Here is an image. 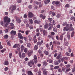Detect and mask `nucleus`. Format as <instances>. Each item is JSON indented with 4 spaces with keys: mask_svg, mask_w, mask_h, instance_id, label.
<instances>
[{
    "mask_svg": "<svg viewBox=\"0 0 75 75\" xmlns=\"http://www.w3.org/2000/svg\"><path fill=\"white\" fill-rule=\"evenodd\" d=\"M54 31L55 32V33H57V31H58V30H57V28H55L53 29Z\"/></svg>",
    "mask_w": 75,
    "mask_h": 75,
    "instance_id": "28",
    "label": "nucleus"
},
{
    "mask_svg": "<svg viewBox=\"0 0 75 75\" xmlns=\"http://www.w3.org/2000/svg\"><path fill=\"white\" fill-rule=\"evenodd\" d=\"M18 37L20 39L23 40V37L21 35V34L20 33H18Z\"/></svg>",
    "mask_w": 75,
    "mask_h": 75,
    "instance_id": "6",
    "label": "nucleus"
},
{
    "mask_svg": "<svg viewBox=\"0 0 75 75\" xmlns=\"http://www.w3.org/2000/svg\"><path fill=\"white\" fill-rule=\"evenodd\" d=\"M53 62V60L50 59H49V63H52Z\"/></svg>",
    "mask_w": 75,
    "mask_h": 75,
    "instance_id": "50",
    "label": "nucleus"
},
{
    "mask_svg": "<svg viewBox=\"0 0 75 75\" xmlns=\"http://www.w3.org/2000/svg\"><path fill=\"white\" fill-rule=\"evenodd\" d=\"M28 75H33V73L31 71H28Z\"/></svg>",
    "mask_w": 75,
    "mask_h": 75,
    "instance_id": "14",
    "label": "nucleus"
},
{
    "mask_svg": "<svg viewBox=\"0 0 75 75\" xmlns=\"http://www.w3.org/2000/svg\"><path fill=\"white\" fill-rule=\"evenodd\" d=\"M4 70L5 71H7L8 70V68L7 67H6L4 68Z\"/></svg>",
    "mask_w": 75,
    "mask_h": 75,
    "instance_id": "53",
    "label": "nucleus"
},
{
    "mask_svg": "<svg viewBox=\"0 0 75 75\" xmlns=\"http://www.w3.org/2000/svg\"><path fill=\"white\" fill-rule=\"evenodd\" d=\"M56 23H55V21L53 20V22H52V24L53 25H55V24Z\"/></svg>",
    "mask_w": 75,
    "mask_h": 75,
    "instance_id": "55",
    "label": "nucleus"
},
{
    "mask_svg": "<svg viewBox=\"0 0 75 75\" xmlns=\"http://www.w3.org/2000/svg\"><path fill=\"white\" fill-rule=\"evenodd\" d=\"M8 35H6L4 36V39L7 40V39H8Z\"/></svg>",
    "mask_w": 75,
    "mask_h": 75,
    "instance_id": "20",
    "label": "nucleus"
},
{
    "mask_svg": "<svg viewBox=\"0 0 75 75\" xmlns=\"http://www.w3.org/2000/svg\"><path fill=\"white\" fill-rule=\"evenodd\" d=\"M65 55H67V56H68L69 57V56H70V54H69V53H68V52H67L65 53Z\"/></svg>",
    "mask_w": 75,
    "mask_h": 75,
    "instance_id": "48",
    "label": "nucleus"
},
{
    "mask_svg": "<svg viewBox=\"0 0 75 75\" xmlns=\"http://www.w3.org/2000/svg\"><path fill=\"white\" fill-rule=\"evenodd\" d=\"M22 57L23 58H24L25 57V53H23L22 54Z\"/></svg>",
    "mask_w": 75,
    "mask_h": 75,
    "instance_id": "43",
    "label": "nucleus"
},
{
    "mask_svg": "<svg viewBox=\"0 0 75 75\" xmlns=\"http://www.w3.org/2000/svg\"><path fill=\"white\" fill-rule=\"evenodd\" d=\"M19 46V45L18 44H15L14 45H13V48H16V47H18Z\"/></svg>",
    "mask_w": 75,
    "mask_h": 75,
    "instance_id": "18",
    "label": "nucleus"
},
{
    "mask_svg": "<svg viewBox=\"0 0 75 75\" xmlns=\"http://www.w3.org/2000/svg\"><path fill=\"white\" fill-rule=\"evenodd\" d=\"M71 67V65L70 64H67L66 65V67L67 68H70Z\"/></svg>",
    "mask_w": 75,
    "mask_h": 75,
    "instance_id": "41",
    "label": "nucleus"
},
{
    "mask_svg": "<svg viewBox=\"0 0 75 75\" xmlns=\"http://www.w3.org/2000/svg\"><path fill=\"white\" fill-rule=\"evenodd\" d=\"M33 40L35 44L37 42V39H33Z\"/></svg>",
    "mask_w": 75,
    "mask_h": 75,
    "instance_id": "45",
    "label": "nucleus"
},
{
    "mask_svg": "<svg viewBox=\"0 0 75 75\" xmlns=\"http://www.w3.org/2000/svg\"><path fill=\"white\" fill-rule=\"evenodd\" d=\"M28 49L27 48H25L24 50V52H25V53H26V52H27L28 51Z\"/></svg>",
    "mask_w": 75,
    "mask_h": 75,
    "instance_id": "52",
    "label": "nucleus"
},
{
    "mask_svg": "<svg viewBox=\"0 0 75 75\" xmlns=\"http://www.w3.org/2000/svg\"><path fill=\"white\" fill-rule=\"evenodd\" d=\"M74 35V32L73 31L71 33V37H73Z\"/></svg>",
    "mask_w": 75,
    "mask_h": 75,
    "instance_id": "38",
    "label": "nucleus"
},
{
    "mask_svg": "<svg viewBox=\"0 0 75 75\" xmlns=\"http://www.w3.org/2000/svg\"><path fill=\"white\" fill-rule=\"evenodd\" d=\"M56 17L57 18H59L61 17V14L58 13L56 16Z\"/></svg>",
    "mask_w": 75,
    "mask_h": 75,
    "instance_id": "35",
    "label": "nucleus"
},
{
    "mask_svg": "<svg viewBox=\"0 0 75 75\" xmlns=\"http://www.w3.org/2000/svg\"><path fill=\"white\" fill-rule=\"evenodd\" d=\"M34 63L33 60H31L30 62H28V65L30 67H33V65H34Z\"/></svg>",
    "mask_w": 75,
    "mask_h": 75,
    "instance_id": "3",
    "label": "nucleus"
},
{
    "mask_svg": "<svg viewBox=\"0 0 75 75\" xmlns=\"http://www.w3.org/2000/svg\"><path fill=\"white\" fill-rule=\"evenodd\" d=\"M58 62L57 61H55L54 62V64L55 65H58V64H59V63H58V62Z\"/></svg>",
    "mask_w": 75,
    "mask_h": 75,
    "instance_id": "33",
    "label": "nucleus"
},
{
    "mask_svg": "<svg viewBox=\"0 0 75 75\" xmlns=\"http://www.w3.org/2000/svg\"><path fill=\"white\" fill-rule=\"evenodd\" d=\"M62 69L63 72H65V68L64 67H62Z\"/></svg>",
    "mask_w": 75,
    "mask_h": 75,
    "instance_id": "51",
    "label": "nucleus"
},
{
    "mask_svg": "<svg viewBox=\"0 0 75 75\" xmlns=\"http://www.w3.org/2000/svg\"><path fill=\"white\" fill-rule=\"evenodd\" d=\"M38 48V46L37 45H35L34 47V49L35 50H37Z\"/></svg>",
    "mask_w": 75,
    "mask_h": 75,
    "instance_id": "24",
    "label": "nucleus"
},
{
    "mask_svg": "<svg viewBox=\"0 0 75 75\" xmlns=\"http://www.w3.org/2000/svg\"><path fill=\"white\" fill-rule=\"evenodd\" d=\"M23 22L25 24H27L28 23V21L27 20H25L23 21Z\"/></svg>",
    "mask_w": 75,
    "mask_h": 75,
    "instance_id": "39",
    "label": "nucleus"
},
{
    "mask_svg": "<svg viewBox=\"0 0 75 75\" xmlns=\"http://www.w3.org/2000/svg\"><path fill=\"white\" fill-rule=\"evenodd\" d=\"M33 53V50H31L30 51L28 54V56H31V54Z\"/></svg>",
    "mask_w": 75,
    "mask_h": 75,
    "instance_id": "16",
    "label": "nucleus"
},
{
    "mask_svg": "<svg viewBox=\"0 0 75 75\" xmlns=\"http://www.w3.org/2000/svg\"><path fill=\"white\" fill-rule=\"evenodd\" d=\"M4 22L5 24L4 27H7V25H8V23L10 22V18H8V17L6 16L4 17Z\"/></svg>",
    "mask_w": 75,
    "mask_h": 75,
    "instance_id": "1",
    "label": "nucleus"
},
{
    "mask_svg": "<svg viewBox=\"0 0 75 75\" xmlns=\"http://www.w3.org/2000/svg\"><path fill=\"white\" fill-rule=\"evenodd\" d=\"M30 32V31L28 30H26L25 31V34H26V35H28V33Z\"/></svg>",
    "mask_w": 75,
    "mask_h": 75,
    "instance_id": "47",
    "label": "nucleus"
},
{
    "mask_svg": "<svg viewBox=\"0 0 75 75\" xmlns=\"http://www.w3.org/2000/svg\"><path fill=\"white\" fill-rule=\"evenodd\" d=\"M60 4V1H57L56 2L55 4L56 5H58V4Z\"/></svg>",
    "mask_w": 75,
    "mask_h": 75,
    "instance_id": "44",
    "label": "nucleus"
},
{
    "mask_svg": "<svg viewBox=\"0 0 75 75\" xmlns=\"http://www.w3.org/2000/svg\"><path fill=\"white\" fill-rule=\"evenodd\" d=\"M51 14H52L53 16H55V12H51Z\"/></svg>",
    "mask_w": 75,
    "mask_h": 75,
    "instance_id": "34",
    "label": "nucleus"
},
{
    "mask_svg": "<svg viewBox=\"0 0 75 75\" xmlns=\"http://www.w3.org/2000/svg\"><path fill=\"white\" fill-rule=\"evenodd\" d=\"M47 33V31L44 30L43 31V35L44 36L45 35V34Z\"/></svg>",
    "mask_w": 75,
    "mask_h": 75,
    "instance_id": "27",
    "label": "nucleus"
},
{
    "mask_svg": "<svg viewBox=\"0 0 75 75\" xmlns=\"http://www.w3.org/2000/svg\"><path fill=\"white\" fill-rule=\"evenodd\" d=\"M34 23L35 24H41V21H39L38 20H35L34 21Z\"/></svg>",
    "mask_w": 75,
    "mask_h": 75,
    "instance_id": "10",
    "label": "nucleus"
},
{
    "mask_svg": "<svg viewBox=\"0 0 75 75\" xmlns=\"http://www.w3.org/2000/svg\"><path fill=\"white\" fill-rule=\"evenodd\" d=\"M1 25H2V26H4V23L3 21H1L0 23Z\"/></svg>",
    "mask_w": 75,
    "mask_h": 75,
    "instance_id": "58",
    "label": "nucleus"
},
{
    "mask_svg": "<svg viewBox=\"0 0 75 75\" xmlns=\"http://www.w3.org/2000/svg\"><path fill=\"white\" fill-rule=\"evenodd\" d=\"M65 26L67 28H68V27H69V24H67V23H65Z\"/></svg>",
    "mask_w": 75,
    "mask_h": 75,
    "instance_id": "29",
    "label": "nucleus"
},
{
    "mask_svg": "<svg viewBox=\"0 0 75 75\" xmlns=\"http://www.w3.org/2000/svg\"><path fill=\"white\" fill-rule=\"evenodd\" d=\"M17 50H18V51H19V52L20 51L21 49H20V48H19L18 47H17Z\"/></svg>",
    "mask_w": 75,
    "mask_h": 75,
    "instance_id": "63",
    "label": "nucleus"
},
{
    "mask_svg": "<svg viewBox=\"0 0 75 75\" xmlns=\"http://www.w3.org/2000/svg\"><path fill=\"white\" fill-rule=\"evenodd\" d=\"M49 25L50 26L49 28L48 29V30H51L53 27L52 24L51 23H49Z\"/></svg>",
    "mask_w": 75,
    "mask_h": 75,
    "instance_id": "9",
    "label": "nucleus"
},
{
    "mask_svg": "<svg viewBox=\"0 0 75 75\" xmlns=\"http://www.w3.org/2000/svg\"><path fill=\"white\" fill-rule=\"evenodd\" d=\"M48 20L50 22H51V21H52V18H48Z\"/></svg>",
    "mask_w": 75,
    "mask_h": 75,
    "instance_id": "49",
    "label": "nucleus"
},
{
    "mask_svg": "<svg viewBox=\"0 0 75 75\" xmlns=\"http://www.w3.org/2000/svg\"><path fill=\"white\" fill-rule=\"evenodd\" d=\"M37 45L38 46V45H40V46L41 45H40V42H37Z\"/></svg>",
    "mask_w": 75,
    "mask_h": 75,
    "instance_id": "56",
    "label": "nucleus"
},
{
    "mask_svg": "<svg viewBox=\"0 0 75 75\" xmlns=\"http://www.w3.org/2000/svg\"><path fill=\"white\" fill-rule=\"evenodd\" d=\"M64 59H65L64 57H63L61 59V60L62 62H64Z\"/></svg>",
    "mask_w": 75,
    "mask_h": 75,
    "instance_id": "57",
    "label": "nucleus"
},
{
    "mask_svg": "<svg viewBox=\"0 0 75 75\" xmlns=\"http://www.w3.org/2000/svg\"><path fill=\"white\" fill-rule=\"evenodd\" d=\"M28 7L29 8H32L33 7V6H32V5H30Z\"/></svg>",
    "mask_w": 75,
    "mask_h": 75,
    "instance_id": "64",
    "label": "nucleus"
},
{
    "mask_svg": "<svg viewBox=\"0 0 75 75\" xmlns=\"http://www.w3.org/2000/svg\"><path fill=\"white\" fill-rule=\"evenodd\" d=\"M11 8H12V9L11 10V12L12 13H13L14 12V11L16 10V5H11L9 8V9L11 10Z\"/></svg>",
    "mask_w": 75,
    "mask_h": 75,
    "instance_id": "2",
    "label": "nucleus"
},
{
    "mask_svg": "<svg viewBox=\"0 0 75 75\" xmlns=\"http://www.w3.org/2000/svg\"><path fill=\"white\" fill-rule=\"evenodd\" d=\"M63 39V36L62 35H61L60 38H59V40H61V41H62V39Z\"/></svg>",
    "mask_w": 75,
    "mask_h": 75,
    "instance_id": "37",
    "label": "nucleus"
},
{
    "mask_svg": "<svg viewBox=\"0 0 75 75\" xmlns=\"http://www.w3.org/2000/svg\"><path fill=\"white\" fill-rule=\"evenodd\" d=\"M27 47H28V48H30V47L31 46V44L29 43H28L27 44Z\"/></svg>",
    "mask_w": 75,
    "mask_h": 75,
    "instance_id": "36",
    "label": "nucleus"
},
{
    "mask_svg": "<svg viewBox=\"0 0 75 75\" xmlns=\"http://www.w3.org/2000/svg\"><path fill=\"white\" fill-rule=\"evenodd\" d=\"M49 25L48 24H46L45 25H44V27L45 28V29H47V28H48Z\"/></svg>",
    "mask_w": 75,
    "mask_h": 75,
    "instance_id": "15",
    "label": "nucleus"
},
{
    "mask_svg": "<svg viewBox=\"0 0 75 75\" xmlns=\"http://www.w3.org/2000/svg\"><path fill=\"white\" fill-rule=\"evenodd\" d=\"M58 71L59 72H62V70L60 68H59L58 69Z\"/></svg>",
    "mask_w": 75,
    "mask_h": 75,
    "instance_id": "31",
    "label": "nucleus"
},
{
    "mask_svg": "<svg viewBox=\"0 0 75 75\" xmlns=\"http://www.w3.org/2000/svg\"><path fill=\"white\" fill-rule=\"evenodd\" d=\"M33 61L35 64H36L37 62H38L37 61V57L36 56V55H35L34 57Z\"/></svg>",
    "mask_w": 75,
    "mask_h": 75,
    "instance_id": "4",
    "label": "nucleus"
},
{
    "mask_svg": "<svg viewBox=\"0 0 75 75\" xmlns=\"http://www.w3.org/2000/svg\"><path fill=\"white\" fill-rule=\"evenodd\" d=\"M28 17L31 18L33 17V14L31 13V12H29L28 13Z\"/></svg>",
    "mask_w": 75,
    "mask_h": 75,
    "instance_id": "8",
    "label": "nucleus"
},
{
    "mask_svg": "<svg viewBox=\"0 0 75 75\" xmlns=\"http://www.w3.org/2000/svg\"><path fill=\"white\" fill-rule=\"evenodd\" d=\"M59 66H57L54 67V69H57L59 68Z\"/></svg>",
    "mask_w": 75,
    "mask_h": 75,
    "instance_id": "32",
    "label": "nucleus"
},
{
    "mask_svg": "<svg viewBox=\"0 0 75 75\" xmlns=\"http://www.w3.org/2000/svg\"><path fill=\"white\" fill-rule=\"evenodd\" d=\"M10 24L11 26V29H13V28H14V24H13V23H10Z\"/></svg>",
    "mask_w": 75,
    "mask_h": 75,
    "instance_id": "19",
    "label": "nucleus"
},
{
    "mask_svg": "<svg viewBox=\"0 0 75 75\" xmlns=\"http://www.w3.org/2000/svg\"><path fill=\"white\" fill-rule=\"evenodd\" d=\"M21 52H23L24 51V46L23 45H21Z\"/></svg>",
    "mask_w": 75,
    "mask_h": 75,
    "instance_id": "13",
    "label": "nucleus"
},
{
    "mask_svg": "<svg viewBox=\"0 0 75 75\" xmlns=\"http://www.w3.org/2000/svg\"><path fill=\"white\" fill-rule=\"evenodd\" d=\"M71 70V69L70 68H68V69H66V72H69V71H70Z\"/></svg>",
    "mask_w": 75,
    "mask_h": 75,
    "instance_id": "59",
    "label": "nucleus"
},
{
    "mask_svg": "<svg viewBox=\"0 0 75 75\" xmlns=\"http://www.w3.org/2000/svg\"><path fill=\"white\" fill-rule=\"evenodd\" d=\"M43 75H47L48 74V71L45 70V69L43 71Z\"/></svg>",
    "mask_w": 75,
    "mask_h": 75,
    "instance_id": "12",
    "label": "nucleus"
},
{
    "mask_svg": "<svg viewBox=\"0 0 75 75\" xmlns=\"http://www.w3.org/2000/svg\"><path fill=\"white\" fill-rule=\"evenodd\" d=\"M29 28H30V29H31V30H32V29H33V26H32V25H30L29 26Z\"/></svg>",
    "mask_w": 75,
    "mask_h": 75,
    "instance_id": "54",
    "label": "nucleus"
},
{
    "mask_svg": "<svg viewBox=\"0 0 75 75\" xmlns=\"http://www.w3.org/2000/svg\"><path fill=\"white\" fill-rule=\"evenodd\" d=\"M11 35H16V31H15L12 30L11 32Z\"/></svg>",
    "mask_w": 75,
    "mask_h": 75,
    "instance_id": "11",
    "label": "nucleus"
},
{
    "mask_svg": "<svg viewBox=\"0 0 75 75\" xmlns=\"http://www.w3.org/2000/svg\"><path fill=\"white\" fill-rule=\"evenodd\" d=\"M67 37L68 40H69V39H70V35H67Z\"/></svg>",
    "mask_w": 75,
    "mask_h": 75,
    "instance_id": "60",
    "label": "nucleus"
},
{
    "mask_svg": "<svg viewBox=\"0 0 75 75\" xmlns=\"http://www.w3.org/2000/svg\"><path fill=\"white\" fill-rule=\"evenodd\" d=\"M19 32H20V33H23V34L24 33V31L23 30L21 31V30H19Z\"/></svg>",
    "mask_w": 75,
    "mask_h": 75,
    "instance_id": "61",
    "label": "nucleus"
},
{
    "mask_svg": "<svg viewBox=\"0 0 75 75\" xmlns=\"http://www.w3.org/2000/svg\"><path fill=\"white\" fill-rule=\"evenodd\" d=\"M16 18L17 23H21V19L17 17H16Z\"/></svg>",
    "mask_w": 75,
    "mask_h": 75,
    "instance_id": "7",
    "label": "nucleus"
},
{
    "mask_svg": "<svg viewBox=\"0 0 75 75\" xmlns=\"http://www.w3.org/2000/svg\"><path fill=\"white\" fill-rule=\"evenodd\" d=\"M70 25V27L69 28V30L70 31H74V29H73V28H72V24L70 23L69 24Z\"/></svg>",
    "mask_w": 75,
    "mask_h": 75,
    "instance_id": "5",
    "label": "nucleus"
},
{
    "mask_svg": "<svg viewBox=\"0 0 75 75\" xmlns=\"http://www.w3.org/2000/svg\"><path fill=\"white\" fill-rule=\"evenodd\" d=\"M26 27L27 28V27H29V26H30V25H29V24H28V23H26Z\"/></svg>",
    "mask_w": 75,
    "mask_h": 75,
    "instance_id": "62",
    "label": "nucleus"
},
{
    "mask_svg": "<svg viewBox=\"0 0 75 75\" xmlns=\"http://www.w3.org/2000/svg\"><path fill=\"white\" fill-rule=\"evenodd\" d=\"M44 54H45L46 55H48V54H49V53H48V52L45 51H44Z\"/></svg>",
    "mask_w": 75,
    "mask_h": 75,
    "instance_id": "23",
    "label": "nucleus"
},
{
    "mask_svg": "<svg viewBox=\"0 0 75 75\" xmlns=\"http://www.w3.org/2000/svg\"><path fill=\"white\" fill-rule=\"evenodd\" d=\"M8 61H5L4 64L5 65H8Z\"/></svg>",
    "mask_w": 75,
    "mask_h": 75,
    "instance_id": "21",
    "label": "nucleus"
},
{
    "mask_svg": "<svg viewBox=\"0 0 75 75\" xmlns=\"http://www.w3.org/2000/svg\"><path fill=\"white\" fill-rule=\"evenodd\" d=\"M69 5L68 4H66L65 6V7L66 8H69Z\"/></svg>",
    "mask_w": 75,
    "mask_h": 75,
    "instance_id": "30",
    "label": "nucleus"
},
{
    "mask_svg": "<svg viewBox=\"0 0 75 75\" xmlns=\"http://www.w3.org/2000/svg\"><path fill=\"white\" fill-rule=\"evenodd\" d=\"M43 64L44 65H45V66H47V65H48V63L46 61H45L43 62Z\"/></svg>",
    "mask_w": 75,
    "mask_h": 75,
    "instance_id": "22",
    "label": "nucleus"
},
{
    "mask_svg": "<svg viewBox=\"0 0 75 75\" xmlns=\"http://www.w3.org/2000/svg\"><path fill=\"white\" fill-rule=\"evenodd\" d=\"M56 59H61V56H60L59 55H57V57H56Z\"/></svg>",
    "mask_w": 75,
    "mask_h": 75,
    "instance_id": "25",
    "label": "nucleus"
},
{
    "mask_svg": "<svg viewBox=\"0 0 75 75\" xmlns=\"http://www.w3.org/2000/svg\"><path fill=\"white\" fill-rule=\"evenodd\" d=\"M29 21L30 22L31 24H33V19H29Z\"/></svg>",
    "mask_w": 75,
    "mask_h": 75,
    "instance_id": "26",
    "label": "nucleus"
},
{
    "mask_svg": "<svg viewBox=\"0 0 75 75\" xmlns=\"http://www.w3.org/2000/svg\"><path fill=\"white\" fill-rule=\"evenodd\" d=\"M12 53H9V58H11V57L12 56Z\"/></svg>",
    "mask_w": 75,
    "mask_h": 75,
    "instance_id": "46",
    "label": "nucleus"
},
{
    "mask_svg": "<svg viewBox=\"0 0 75 75\" xmlns=\"http://www.w3.org/2000/svg\"><path fill=\"white\" fill-rule=\"evenodd\" d=\"M38 52L39 54H42V51H41V50H38Z\"/></svg>",
    "mask_w": 75,
    "mask_h": 75,
    "instance_id": "40",
    "label": "nucleus"
},
{
    "mask_svg": "<svg viewBox=\"0 0 75 75\" xmlns=\"http://www.w3.org/2000/svg\"><path fill=\"white\" fill-rule=\"evenodd\" d=\"M18 55L19 57L20 58H22V56H21V52H19L18 53Z\"/></svg>",
    "mask_w": 75,
    "mask_h": 75,
    "instance_id": "42",
    "label": "nucleus"
},
{
    "mask_svg": "<svg viewBox=\"0 0 75 75\" xmlns=\"http://www.w3.org/2000/svg\"><path fill=\"white\" fill-rule=\"evenodd\" d=\"M69 30V28H66V27H64L63 28V31H67Z\"/></svg>",
    "mask_w": 75,
    "mask_h": 75,
    "instance_id": "17",
    "label": "nucleus"
}]
</instances>
